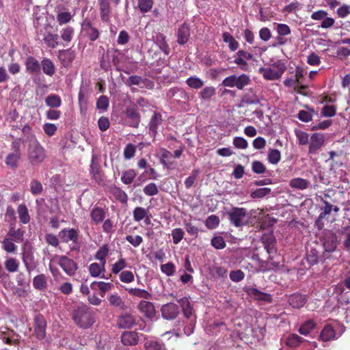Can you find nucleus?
<instances>
[{"label":"nucleus","instance_id":"nucleus-1","mask_svg":"<svg viewBox=\"0 0 350 350\" xmlns=\"http://www.w3.org/2000/svg\"><path fill=\"white\" fill-rule=\"evenodd\" d=\"M320 202L321 213L315 221V226L319 230L324 227L323 219H329L332 213L334 216L337 215L340 210L337 200H332L328 193L321 196Z\"/></svg>","mask_w":350,"mask_h":350},{"label":"nucleus","instance_id":"nucleus-2","mask_svg":"<svg viewBox=\"0 0 350 350\" xmlns=\"http://www.w3.org/2000/svg\"><path fill=\"white\" fill-rule=\"evenodd\" d=\"M253 319L251 317H245V326L242 332V341L246 344H255L264 338L266 330L264 327H256L252 324Z\"/></svg>","mask_w":350,"mask_h":350},{"label":"nucleus","instance_id":"nucleus-3","mask_svg":"<svg viewBox=\"0 0 350 350\" xmlns=\"http://www.w3.org/2000/svg\"><path fill=\"white\" fill-rule=\"evenodd\" d=\"M75 323L81 328H88L94 323V312L85 304L77 306L72 314Z\"/></svg>","mask_w":350,"mask_h":350},{"label":"nucleus","instance_id":"nucleus-4","mask_svg":"<svg viewBox=\"0 0 350 350\" xmlns=\"http://www.w3.org/2000/svg\"><path fill=\"white\" fill-rule=\"evenodd\" d=\"M46 158V151L37 140H35L34 142L29 145L27 149V159L31 165H39L44 162Z\"/></svg>","mask_w":350,"mask_h":350},{"label":"nucleus","instance_id":"nucleus-5","mask_svg":"<svg viewBox=\"0 0 350 350\" xmlns=\"http://www.w3.org/2000/svg\"><path fill=\"white\" fill-rule=\"evenodd\" d=\"M286 69L285 64L281 61H278L273 63L271 67L260 68L259 72L262 74L265 79L273 81L280 79Z\"/></svg>","mask_w":350,"mask_h":350},{"label":"nucleus","instance_id":"nucleus-6","mask_svg":"<svg viewBox=\"0 0 350 350\" xmlns=\"http://www.w3.org/2000/svg\"><path fill=\"white\" fill-rule=\"evenodd\" d=\"M321 242L325 250L323 257L329 258V254L334 252L337 248L338 239L336 233L331 230L325 232L321 239Z\"/></svg>","mask_w":350,"mask_h":350},{"label":"nucleus","instance_id":"nucleus-7","mask_svg":"<svg viewBox=\"0 0 350 350\" xmlns=\"http://www.w3.org/2000/svg\"><path fill=\"white\" fill-rule=\"evenodd\" d=\"M124 113L128 125L131 127L138 128L141 122V115L138 106L132 103L130 105L126 107Z\"/></svg>","mask_w":350,"mask_h":350},{"label":"nucleus","instance_id":"nucleus-8","mask_svg":"<svg viewBox=\"0 0 350 350\" xmlns=\"http://www.w3.org/2000/svg\"><path fill=\"white\" fill-rule=\"evenodd\" d=\"M325 143V137L323 133H314L310 137L308 143V154H317L322 148Z\"/></svg>","mask_w":350,"mask_h":350},{"label":"nucleus","instance_id":"nucleus-9","mask_svg":"<svg viewBox=\"0 0 350 350\" xmlns=\"http://www.w3.org/2000/svg\"><path fill=\"white\" fill-rule=\"evenodd\" d=\"M328 13L323 10H319L314 12L311 14V18L314 21H322L320 27L322 29H329L333 27L335 23L334 18L327 16Z\"/></svg>","mask_w":350,"mask_h":350},{"label":"nucleus","instance_id":"nucleus-10","mask_svg":"<svg viewBox=\"0 0 350 350\" xmlns=\"http://www.w3.org/2000/svg\"><path fill=\"white\" fill-rule=\"evenodd\" d=\"M243 290L247 293L248 296L255 300L269 304L273 301V297L271 294L262 292L256 288L252 286H245Z\"/></svg>","mask_w":350,"mask_h":350},{"label":"nucleus","instance_id":"nucleus-11","mask_svg":"<svg viewBox=\"0 0 350 350\" xmlns=\"http://www.w3.org/2000/svg\"><path fill=\"white\" fill-rule=\"evenodd\" d=\"M161 316L164 319L171 321L175 319L179 314V307L173 302L165 304L161 308Z\"/></svg>","mask_w":350,"mask_h":350},{"label":"nucleus","instance_id":"nucleus-12","mask_svg":"<svg viewBox=\"0 0 350 350\" xmlns=\"http://www.w3.org/2000/svg\"><path fill=\"white\" fill-rule=\"evenodd\" d=\"M34 333L36 337L41 340L46 336V322L44 317L38 314L35 316L33 319Z\"/></svg>","mask_w":350,"mask_h":350},{"label":"nucleus","instance_id":"nucleus-13","mask_svg":"<svg viewBox=\"0 0 350 350\" xmlns=\"http://www.w3.org/2000/svg\"><path fill=\"white\" fill-rule=\"evenodd\" d=\"M138 310L144 314L146 318L152 321L156 316L154 304L148 301H141L137 305Z\"/></svg>","mask_w":350,"mask_h":350},{"label":"nucleus","instance_id":"nucleus-14","mask_svg":"<svg viewBox=\"0 0 350 350\" xmlns=\"http://www.w3.org/2000/svg\"><path fill=\"white\" fill-rule=\"evenodd\" d=\"M59 265L68 275H73L77 269V263L66 256L60 257Z\"/></svg>","mask_w":350,"mask_h":350},{"label":"nucleus","instance_id":"nucleus-15","mask_svg":"<svg viewBox=\"0 0 350 350\" xmlns=\"http://www.w3.org/2000/svg\"><path fill=\"white\" fill-rule=\"evenodd\" d=\"M58 236L62 242L68 243L69 241H72L76 243L79 239V232L75 228H65L59 232Z\"/></svg>","mask_w":350,"mask_h":350},{"label":"nucleus","instance_id":"nucleus-16","mask_svg":"<svg viewBox=\"0 0 350 350\" xmlns=\"http://www.w3.org/2000/svg\"><path fill=\"white\" fill-rule=\"evenodd\" d=\"M136 323V318L129 313L120 315L117 320L118 327L122 329H130Z\"/></svg>","mask_w":350,"mask_h":350},{"label":"nucleus","instance_id":"nucleus-17","mask_svg":"<svg viewBox=\"0 0 350 350\" xmlns=\"http://www.w3.org/2000/svg\"><path fill=\"white\" fill-rule=\"evenodd\" d=\"M121 341L124 345H136L139 342L138 334L134 331H125L121 335Z\"/></svg>","mask_w":350,"mask_h":350},{"label":"nucleus","instance_id":"nucleus-18","mask_svg":"<svg viewBox=\"0 0 350 350\" xmlns=\"http://www.w3.org/2000/svg\"><path fill=\"white\" fill-rule=\"evenodd\" d=\"M75 57V55L74 51H70V49L67 50H61L59 51L58 58L64 67L70 66L72 61Z\"/></svg>","mask_w":350,"mask_h":350},{"label":"nucleus","instance_id":"nucleus-19","mask_svg":"<svg viewBox=\"0 0 350 350\" xmlns=\"http://www.w3.org/2000/svg\"><path fill=\"white\" fill-rule=\"evenodd\" d=\"M306 259L310 266H314L327 258H324L323 255L321 256L317 249L311 247L306 253Z\"/></svg>","mask_w":350,"mask_h":350},{"label":"nucleus","instance_id":"nucleus-20","mask_svg":"<svg viewBox=\"0 0 350 350\" xmlns=\"http://www.w3.org/2000/svg\"><path fill=\"white\" fill-rule=\"evenodd\" d=\"M177 42L179 44H185L190 38V28L189 25L183 23L178 29Z\"/></svg>","mask_w":350,"mask_h":350},{"label":"nucleus","instance_id":"nucleus-21","mask_svg":"<svg viewBox=\"0 0 350 350\" xmlns=\"http://www.w3.org/2000/svg\"><path fill=\"white\" fill-rule=\"evenodd\" d=\"M306 302V297L300 293H294L288 297V303L294 308H301Z\"/></svg>","mask_w":350,"mask_h":350},{"label":"nucleus","instance_id":"nucleus-22","mask_svg":"<svg viewBox=\"0 0 350 350\" xmlns=\"http://www.w3.org/2000/svg\"><path fill=\"white\" fill-rule=\"evenodd\" d=\"M231 224L237 227L241 226V208L233 207L225 213Z\"/></svg>","mask_w":350,"mask_h":350},{"label":"nucleus","instance_id":"nucleus-23","mask_svg":"<svg viewBox=\"0 0 350 350\" xmlns=\"http://www.w3.org/2000/svg\"><path fill=\"white\" fill-rule=\"evenodd\" d=\"M100 10V19L103 22L109 21L111 12L110 4L108 0H98Z\"/></svg>","mask_w":350,"mask_h":350},{"label":"nucleus","instance_id":"nucleus-24","mask_svg":"<svg viewBox=\"0 0 350 350\" xmlns=\"http://www.w3.org/2000/svg\"><path fill=\"white\" fill-rule=\"evenodd\" d=\"M22 259L27 271L30 273L36 267L32 252L30 251H25L23 254Z\"/></svg>","mask_w":350,"mask_h":350},{"label":"nucleus","instance_id":"nucleus-25","mask_svg":"<svg viewBox=\"0 0 350 350\" xmlns=\"http://www.w3.org/2000/svg\"><path fill=\"white\" fill-rule=\"evenodd\" d=\"M95 159L96 157L93 156L90 165V173L95 181L98 184H101L103 182V179L100 173V165L97 162L95 161Z\"/></svg>","mask_w":350,"mask_h":350},{"label":"nucleus","instance_id":"nucleus-26","mask_svg":"<svg viewBox=\"0 0 350 350\" xmlns=\"http://www.w3.org/2000/svg\"><path fill=\"white\" fill-rule=\"evenodd\" d=\"M25 68L27 72L36 74L40 72V64L38 61L33 57L29 56L25 62Z\"/></svg>","mask_w":350,"mask_h":350},{"label":"nucleus","instance_id":"nucleus-27","mask_svg":"<svg viewBox=\"0 0 350 350\" xmlns=\"http://www.w3.org/2000/svg\"><path fill=\"white\" fill-rule=\"evenodd\" d=\"M162 122V116L161 113L154 112L149 122V131L152 136H155L157 133L158 126Z\"/></svg>","mask_w":350,"mask_h":350},{"label":"nucleus","instance_id":"nucleus-28","mask_svg":"<svg viewBox=\"0 0 350 350\" xmlns=\"http://www.w3.org/2000/svg\"><path fill=\"white\" fill-rule=\"evenodd\" d=\"M265 248L269 254L275 252V239L273 234L263 236L262 238Z\"/></svg>","mask_w":350,"mask_h":350},{"label":"nucleus","instance_id":"nucleus-29","mask_svg":"<svg viewBox=\"0 0 350 350\" xmlns=\"http://www.w3.org/2000/svg\"><path fill=\"white\" fill-rule=\"evenodd\" d=\"M8 238H10L12 241L21 243L24 239V231L21 228L15 229L14 226H10L9 231L7 234Z\"/></svg>","mask_w":350,"mask_h":350},{"label":"nucleus","instance_id":"nucleus-30","mask_svg":"<svg viewBox=\"0 0 350 350\" xmlns=\"http://www.w3.org/2000/svg\"><path fill=\"white\" fill-rule=\"evenodd\" d=\"M289 186L293 189L304 190L310 187V182L302 178H294L290 180Z\"/></svg>","mask_w":350,"mask_h":350},{"label":"nucleus","instance_id":"nucleus-31","mask_svg":"<svg viewBox=\"0 0 350 350\" xmlns=\"http://www.w3.org/2000/svg\"><path fill=\"white\" fill-rule=\"evenodd\" d=\"M160 161L167 168H170L174 162L172 161V154L165 148L160 149Z\"/></svg>","mask_w":350,"mask_h":350},{"label":"nucleus","instance_id":"nucleus-32","mask_svg":"<svg viewBox=\"0 0 350 350\" xmlns=\"http://www.w3.org/2000/svg\"><path fill=\"white\" fill-rule=\"evenodd\" d=\"M113 286V284L104 282H93L90 284V288L92 290H96L98 288L101 291L100 296L102 297H103L105 293L110 291Z\"/></svg>","mask_w":350,"mask_h":350},{"label":"nucleus","instance_id":"nucleus-33","mask_svg":"<svg viewBox=\"0 0 350 350\" xmlns=\"http://www.w3.org/2000/svg\"><path fill=\"white\" fill-rule=\"evenodd\" d=\"M92 221L95 224H98L103 221L105 217V211L100 207H94L90 213Z\"/></svg>","mask_w":350,"mask_h":350},{"label":"nucleus","instance_id":"nucleus-34","mask_svg":"<svg viewBox=\"0 0 350 350\" xmlns=\"http://www.w3.org/2000/svg\"><path fill=\"white\" fill-rule=\"evenodd\" d=\"M336 332L331 325H326L320 334V338L325 342L329 341L335 338Z\"/></svg>","mask_w":350,"mask_h":350},{"label":"nucleus","instance_id":"nucleus-35","mask_svg":"<svg viewBox=\"0 0 350 350\" xmlns=\"http://www.w3.org/2000/svg\"><path fill=\"white\" fill-rule=\"evenodd\" d=\"M256 62L252 54L242 51V70H248L249 64L254 66Z\"/></svg>","mask_w":350,"mask_h":350},{"label":"nucleus","instance_id":"nucleus-36","mask_svg":"<svg viewBox=\"0 0 350 350\" xmlns=\"http://www.w3.org/2000/svg\"><path fill=\"white\" fill-rule=\"evenodd\" d=\"M42 70L44 74L49 76H53L55 72V67L52 61L48 58H44L41 62Z\"/></svg>","mask_w":350,"mask_h":350},{"label":"nucleus","instance_id":"nucleus-37","mask_svg":"<svg viewBox=\"0 0 350 350\" xmlns=\"http://www.w3.org/2000/svg\"><path fill=\"white\" fill-rule=\"evenodd\" d=\"M304 342L305 340L303 338L295 334H290L286 340V345L292 348L297 347Z\"/></svg>","mask_w":350,"mask_h":350},{"label":"nucleus","instance_id":"nucleus-38","mask_svg":"<svg viewBox=\"0 0 350 350\" xmlns=\"http://www.w3.org/2000/svg\"><path fill=\"white\" fill-rule=\"evenodd\" d=\"M344 248L350 250V226L342 227L340 231Z\"/></svg>","mask_w":350,"mask_h":350},{"label":"nucleus","instance_id":"nucleus-39","mask_svg":"<svg viewBox=\"0 0 350 350\" xmlns=\"http://www.w3.org/2000/svg\"><path fill=\"white\" fill-rule=\"evenodd\" d=\"M126 290L130 295L133 296L144 298L145 299H150L152 298V295L144 289L131 288H127Z\"/></svg>","mask_w":350,"mask_h":350},{"label":"nucleus","instance_id":"nucleus-40","mask_svg":"<svg viewBox=\"0 0 350 350\" xmlns=\"http://www.w3.org/2000/svg\"><path fill=\"white\" fill-rule=\"evenodd\" d=\"M111 192L116 199L122 203H126L128 200V196L126 193L118 187H113L111 189Z\"/></svg>","mask_w":350,"mask_h":350},{"label":"nucleus","instance_id":"nucleus-41","mask_svg":"<svg viewBox=\"0 0 350 350\" xmlns=\"http://www.w3.org/2000/svg\"><path fill=\"white\" fill-rule=\"evenodd\" d=\"M33 286L36 289L44 290L47 286L46 277L44 274H40L34 277Z\"/></svg>","mask_w":350,"mask_h":350},{"label":"nucleus","instance_id":"nucleus-42","mask_svg":"<svg viewBox=\"0 0 350 350\" xmlns=\"http://www.w3.org/2000/svg\"><path fill=\"white\" fill-rule=\"evenodd\" d=\"M108 299L110 305L113 307L118 308L120 310H125L126 308L122 299L117 294L111 295Z\"/></svg>","mask_w":350,"mask_h":350},{"label":"nucleus","instance_id":"nucleus-43","mask_svg":"<svg viewBox=\"0 0 350 350\" xmlns=\"http://www.w3.org/2000/svg\"><path fill=\"white\" fill-rule=\"evenodd\" d=\"M18 214L20 221L23 224H27L30 221V217L29 215L28 209L25 204H20L18 207Z\"/></svg>","mask_w":350,"mask_h":350},{"label":"nucleus","instance_id":"nucleus-44","mask_svg":"<svg viewBox=\"0 0 350 350\" xmlns=\"http://www.w3.org/2000/svg\"><path fill=\"white\" fill-rule=\"evenodd\" d=\"M156 42L159 44V48L165 55H169L170 47L165 41V36L161 33H159L156 36Z\"/></svg>","mask_w":350,"mask_h":350},{"label":"nucleus","instance_id":"nucleus-45","mask_svg":"<svg viewBox=\"0 0 350 350\" xmlns=\"http://www.w3.org/2000/svg\"><path fill=\"white\" fill-rule=\"evenodd\" d=\"M222 84L227 87L236 86L239 90H241V76L237 77L235 75H232L226 77L223 81Z\"/></svg>","mask_w":350,"mask_h":350},{"label":"nucleus","instance_id":"nucleus-46","mask_svg":"<svg viewBox=\"0 0 350 350\" xmlns=\"http://www.w3.org/2000/svg\"><path fill=\"white\" fill-rule=\"evenodd\" d=\"M46 105L52 108L59 107L62 104V100L58 95L51 94L45 98Z\"/></svg>","mask_w":350,"mask_h":350},{"label":"nucleus","instance_id":"nucleus-47","mask_svg":"<svg viewBox=\"0 0 350 350\" xmlns=\"http://www.w3.org/2000/svg\"><path fill=\"white\" fill-rule=\"evenodd\" d=\"M5 268L8 272H16L19 267V262L14 258H8L4 262Z\"/></svg>","mask_w":350,"mask_h":350},{"label":"nucleus","instance_id":"nucleus-48","mask_svg":"<svg viewBox=\"0 0 350 350\" xmlns=\"http://www.w3.org/2000/svg\"><path fill=\"white\" fill-rule=\"evenodd\" d=\"M295 134L297 138L299 145L304 146L308 144L310 141L308 133L300 129H295Z\"/></svg>","mask_w":350,"mask_h":350},{"label":"nucleus","instance_id":"nucleus-49","mask_svg":"<svg viewBox=\"0 0 350 350\" xmlns=\"http://www.w3.org/2000/svg\"><path fill=\"white\" fill-rule=\"evenodd\" d=\"M59 36L57 34L49 33L46 34L43 40L44 43L50 48L54 49L58 45Z\"/></svg>","mask_w":350,"mask_h":350},{"label":"nucleus","instance_id":"nucleus-50","mask_svg":"<svg viewBox=\"0 0 350 350\" xmlns=\"http://www.w3.org/2000/svg\"><path fill=\"white\" fill-rule=\"evenodd\" d=\"M316 323L313 320H308L304 323L299 329V332L302 335H308L314 328Z\"/></svg>","mask_w":350,"mask_h":350},{"label":"nucleus","instance_id":"nucleus-51","mask_svg":"<svg viewBox=\"0 0 350 350\" xmlns=\"http://www.w3.org/2000/svg\"><path fill=\"white\" fill-rule=\"evenodd\" d=\"M148 211L143 207L137 206L133 210V219L139 222L146 217Z\"/></svg>","mask_w":350,"mask_h":350},{"label":"nucleus","instance_id":"nucleus-52","mask_svg":"<svg viewBox=\"0 0 350 350\" xmlns=\"http://www.w3.org/2000/svg\"><path fill=\"white\" fill-rule=\"evenodd\" d=\"M21 156V153H10L9 154L5 160V163L7 165L10 166L12 168H15L17 167V163L18 160L20 159Z\"/></svg>","mask_w":350,"mask_h":350},{"label":"nucleus","instance_id":"nucleus-53","mask_svg":"<svg viewBox=\"0 0 350 350\" xmlns=\"http://www.w3.org/2000/svg\"><path fill=\"white\" fill-rule=\"evenodd\" d=\"M267 159L271 164H277L281 159L280 152L277 149H271L267 155Z\"/></svg>","mask_w":350,"mask_h":350},{"label":"nucleus","instance_id":"nucleus-54","mask_svg":"<svg viewBox=\"0 0 350 350\" xmlns=\"http://www.w3.org/2000/svg\"><path fill=\"white\" fill-rule=\"evenodd\" d=\"M135 176H136L135 171L134 170H129L124 171L122 173L121 180L124 184L129 185L133 181Z\"/></svg>","mask_w":350,"mask_h":350},{"label":"nucleus","instance_id":"nucleus-55","mask_svg":"<svg viewBox=\"0 0 350 350\" xmlns=\"http://www.w3.org/2000/svg\"><path fill=\"white\" fill-rule=\"evenodd\" d=\"M10 238H5L2 241L3 249L8 253H14L16 250V245Z\"/></svg>","mask_w":350,"mask_h":350},{"label":"nucleus","instance_id":"nucleus-56","mask_svg":"<svg viewBox=\"0 0 350 350\" xmlns=\"http://www.w3.org/2000/svg\"><path fill=\"white\" fill-rule=\"evenodd\" d=\"M259 102L255 93L250 90L248 94L244 93L242 96V103L246 104H258Z\"/></svg>","mask_w":350,"mask_h":350},{"label":"nucleus","instance_id":"nucleus-57","mask_svg":"<svg viewBox=\"0 0 350 350\" xmlns=\"http://www.w3.org/2000/svg\"><path fill=\"white\" fill-rule=\"evenodd\" d=\"M109 249L107 245H104L99 248L96 254V258L100 260L101 263H103V269H104V266L105 264V258L108 254Z\"/></svg>","mask_w":350,"mask_h":350},{"label":"nucleus","instance_id":"nucleus-58","mask_svg":"<svg viewBox=\"0 0 350 350\" xmlns=\"http://www.w3.org/2000/svg\"><path fill=\"white\" fill-rule=\"evenodd\" d=\"M187 85L191 88L199 89L204 85V82L198 77H191L186 81Z\"/></svg>","mask_w":350,"mask_h":350},{"label":"nucleus","instance_id":"nucleus-59","mask_svg":"<svg viewBox=\"0 0 350 350\" xmlns=\"http://www.w3.org/2000/svg\"><path fill=\"white\" fill-rule=\"evenodd\" d=\"M219 221L218 216L211 215L207 217L205 225L208 229H215L219 226Z\"/></svg>","mask_w":350,"mask_h":350},{"label":"nucleus","instance_id":"nucleus-60","mask_svg":"<svg viewBox=\"0 0 350 350\" xmlns=\"http://www.w3.org/2000/svg\"><path fill=\"white\" fill-rule=\"evenodd\" d=\"M270 260H272L271 256H269L268 260L266 261L258 260V271L267 272L273 270V267H272L271 265H270Z\"/></svg>","mask_w":350,"mask_h":350},{"label":"nucleus","instance_id":"nucleus-61","mask_svg":"<svg viewBox=\"0 0 350 350\" xmlns=\"http://www.w3.org/2000/svg\"><path fill=\"white\" fill-rule=\"evenodd\" d=\"M5 219L6 221L10 223V226H14L16 222L15 211L14 209L10 206L7 207L5 214Z\"/></svg>","mask_w":350,"mask_h":350},{"label":"nucleus","instance_id":"nucleus-62","mask_svg":"<svg viewBox=\"0 0 350 350\" xmlns=\"http://www.w3.org/2000/svg\"><path fill=\"white\" fill-rule=\"evenodd\" d=\"M90 273L92 277L98 276L102 271H105V268L103 269V263L100 265L96 262L92 263L89 267Z\"/></svg>","mask_w":350,"mask_h":350},{"label":"nucleus","instance_id":"nucleus-63","mask_svg":"<svg viewBox=\"0 0 350 350\" xmlns=\"http://www.w3.org/2000/svg\"><path fill=\"white\" fill-rule=\"evenodd\" d=\"M252 170L255 174H261L267 172V168L262 162L254 161L252 163Z\"/></svg>","mask_w":350,"mask_h":350},{"label":"nucleus","instance_id":"nucleus-64","mask_svg":"<svg viewBox=\"0 0 350 350\" xmlns=\"http://www.w3.org/2000/svg\"><path fill=\"white\" fill-rule=\"evenodd\" d=\"M271 193V189L267 187L259 188L251 193L252 198H261Z\"/></svg>","mask_w":350,"mask_h":350}]
</instances>
